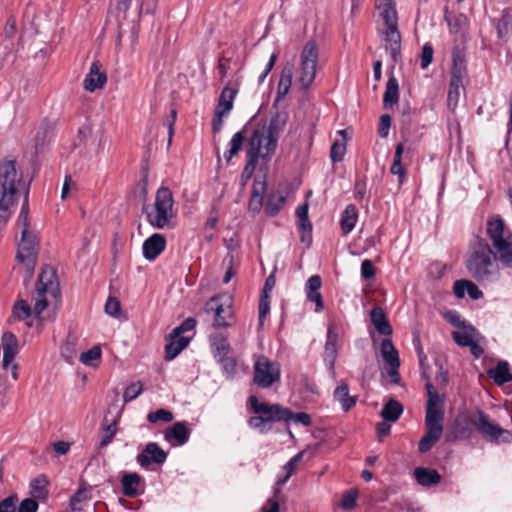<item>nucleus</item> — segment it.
<instances>
[{
  "label": "nucleus",
  "instance_id": "nucleus-3",
  "mask_svg": "<svg viewBox=\"0 0 512 512\" xmlns=\"http://www.w3.org/2000/svg\"><path fill=\"white\" fill-rule=\"evenodd\" d=\"M289 120L286 111H276L269 122H259L249 136L248 144L263 152V159L269 160L274 155L278 139Z\"/></svg>",
  "mask_w": 512,
  "mask_h": 512
},
{
  "label": "nucleus",
  "instance_id": "nucleus-32",
  "mask_svg": "<svg viewBox=\"0 0 512 512\" xmlns=\"http://www.w3.org/2000/svg\"><path fill=\"white\" fill-rule=\"evenodd\" d=\"M141 480V476L136 472L124 474L121 478L122 493L130 498L140 495Z\"/></svg>",
  "mask_w": 512,
  "mask_h": 512
},
{
  "label": "nucleus",
  "instance_id": "nucleus-50",
  "mask_svg": "<svg viewBox=\"0 0 512 512\" xmlns=\"http://www.w3.org/2000/svg\"><path fill=\"white\" fill-rule=\"evenodd\" d=\"M463 88V84L449 82L447 106L451 111H454L455 108L457 107L460 98V91Z\"/></svg>",
  "mask_w": 512,
  "mask_h": 512
},
{
  "label": "nucleus",
  "instance_id": "nucleus-33",
  "mask_svg": "<svg viewBox=\"0 0 512 512\" xmlns=\"http://www.w3.org/2000/svg\"><path fill=\"white\" fill-rule=\"evenodd\" d=\"M380 354L384 362L388 367L393 366L394 368L400 367L399 353L395 348L391 339L385 338L380 344Z\"/></svg>",
  "mask_w": 512,
  "mask_h": 512
},
{
  "label": "nucleus",
  "instance_id": "nucleus-46",
  "mask_svg": "<svg viewBox=\"0 0 512 512\" xmlns=\"http://www.w3.org/2000/svg\"><path fill=\"white\" fill-rule=\"evenodd\" d=\"M286 202V197L283 196L281 193H271L268 196L266 205H265V212L268 216L274 217L276 216L280 210L283 208L284 204Z\"/></svg>",
  "mask_w": 512,
  "mask_h": 512
},
{
  "label": "nucleus",
  "instance_id": "nucleus-56",
  "mask_svg": "<svg viewBox=\"0 0 512 512\" xmlns=\"http://www.w3.org/2000/svg\"><path fill=\"white\" fill-rule=\"evenodd\" d=\"M217 362L221 365L223 372L228 377H233L236 373V361L233 357L229 355H225L224 357H220L216 359Z\"/></svg>",
  "mask_w": 512,
  "mask_h": 512
},
{
  "label": "nucleus",
  "instance_id": "nucleus-2",
  "mask_svg": "<svg viewBox=\"0 0 512 512\" xmlns=\"http://www.w3.org/2000/svg\"><path fill=\"white\" fill-rule=\"evenodd\" d=\"M465 267L470 276L480 284L492 283L499 277V267L489 242L481 237H476L471 244Z\"/></svg>",
  "mask_w": 512,
  "mask_h": 512
},
{
  "label": "nucleus",
  "instance_id": "nucleus-26",
  "mask_svg": "<svg viewBox=\"0 0 512 512\" xmlns=\"http://www.w3.org/2000/svg\"><path fill=\"white\" fill-rule=\"evenodd\" d=\"M168 340L169 342L165 345V360L171 361L189 345L191 337H174L173 332H171L168 336Z\"/></svg>",
  "mask_w": 512,
  "mask_h": 512
},
{
  "label": "nucleus",
  "instance_id": "nucleus-6",
  "mask_svg": "<svg viewBox=\"0 0 512 512\" xmlns=\"http://www.w3.org/2000/svg\"><path fill=\"white\" fill-rule=\"evenodd\" d=\"M248 403L255 416H251L247 423L249 427L258 430L261 434L268 433L276 422H289L291 415L289 408L279 404L259 402L255 395L249 397Z\"/></svg>",
  "mask_w": 512,
  "mask_h": 512
},
{
  "label": "nucleus",
  "instance_id": "nucleus-16",
  "mask_svg": "<svg viewBox=\"0 0 512 512\" xmlns=\"http://www.w3.org/2000/svg\"><path fill=\"white\" fill-rule=\"evenodd\" d=\"M167 452L164 451L156 442H149L145 448L137 455V463L144 469L150 465H162L167 459Z\"/></svg>",
  "mask_w": 512,
  "mask_h": 512
},
{
  "label": "nucleus",
  "instance_id": "nucleus-53",
  "mask_svg": "<svg viewBox=\"0 0 512 512\" xmlns=\"http://www.w3.org/2000/svg\"><path fill=\"white\" fill-rule=\"evenodd\" d=\"M441 438V435H437L430 432H425L424 436L418 443V450L420 453L428 452Z\"/></svg>",
  "mask_w": 512,
  "mask_h": 512
},
{
  "label": "nucleus",
  "instance_id": "nucleus-42",
  "mask_svg": "<svg viewBox=\"0 0 512 512\" xmlns=\"http://www.w3.org/2000/svg\"><path fill=\"white\" fill-rule=\"evenodd\" d=\"M493 24L495 26L498 38L502 39L506 37L512 29V9L505 8L502 11L501 17L499 19L493 20Z\"/></svg>",
  "mask_w": 512,
  "mask_h": 512
},
{
  "label": "nucleus",
  "instance_id": "nucleus-41",
  "mask_svg": "<svg viewBox=\"0 0 512 512\" xmlns=\"http://www.w3.org/2000/svg\"><path fill=\"white\" fill-rule=\"evenodd\" d=\"M210 346L215 359L229 355L231 351L228 339L223 334L211 335Z\"/></svg>",
  "mask_w": 512,
  "mask_h": 512
},
{
  "label": "nucleus",
  "instance_id": "nucleus-44",
  "mask_svg": "<svg viewBox=\"0 0 512 512\" xmlns=\"http://www.w3.org/2000/svg\"><path fill=\"white\" fill-rule=\"evenodd\" d=\"M404 152V144L398 143L395 148L394 160L390 168L393 175L399 177V183H403L406 177V170L402 165V154Z\"/></svg>",
  "mask_w": 512,
  "mask_h": 512
},
{
  "label": "nucleus",
  "instance_id": "nucleus-11",
  "mask_svg": "<svg viewBox=\"0 0 512 512\" xmlns=\"http://www.w3.org/2000/svg\"><path fill=\"white\" fill-rule=\"evenodd\" d=\"M279 380L280 365L264 355L259 356L254 363V384L260 388H270Z\"/></svg>",
  "mask_w": 512,
  "mask_h": 512
},
{
  "label": "nucleus",
  "instance_id": "nucleus-18",
  "mask_svg": "<svg viewBox=\"0 0 512 512\" xmlns=\"http://www.w3.org/2000/svg\"><path fill=\"white\" fill-rule=\"evenodd\" d=\"M157 7V0H118L117 11L124 13V15L133 9L137 18H140L143 13L151 14Z\"/></svg>",
  "mask_w": 512,
  "mask_h": 512
},
{
  "label": "nucleus",
  "instance_id": "nucleus-30",
  "mask_svg": "<svg viewBox=\"0 0 512 512\" xmlns=\"http://www.w3.org/2000/svg\"><path fill=\"white\" fill-rule=\"evenodd\" d=\"M487 375L493 379L494 383L498 386H502L512 381L510 365L505 360L498 361L496 367L487 370Z\"/></svg>",
  "mask_w": 512,
  "mask_h": 512
},
{
  "label": "nucleus",
  "instance_id": "nucleus-51",
  "mask_svg": "<svg viewBox=\"0 0 512 512\" xmlns=\"http://www.w3.org/2000/svg\"><path fill=\"white\" fill-rule=\"evenodd\" d=\"M297 228L298 232L300 233V241L302 243H307V245L309 246L312 241V223L309 220V218H306V220H298Z\"/></svg>",
  "mask_w": 512,
  "mask_h": 512
},
{
  "label": "nucleus",
  "instance_id": "nucleus-31",
  "mask_svg": "<svg viewBox=\"0 0 512 512\" xmlns=\"http://www.w3.org/2000/svg\"><path fill=\"white\" fill-rule=\"evenodd\" d=\"M334 400L339 402L344 412L350 411L357 403V396L349 395V386L342 382L333 392Z\"/></svg>",
  "mask_w": 512,
  "mask_h": 512
},
{
  "label": "nucleus",
  "instance_id": "nucleus-21",
  "mask_svg": "<svg viewBox=\"0 0 512 512\" xmlns=\"http://www.w3.org/2000/svg\"><path fill=\"white\" fill-rule=\"evenodd\" d=\"M191 430L185 422H176L164 432V439L173 446H182L188 442Z\"/></svg>",
  "mask_w": 512,
  "mask_h": 512
},
{
  "label": "nucleus",
  "instance_id": "nucleus-19",
  "mask_svg": "<svg viewBox=\"0 0 512 512\" xmlns=\"http://www.w3.org/2000/svg\"><path fill=\"white\" fill-rule=\"evenodd\" d=\"M165 248V236L159 233H154L143 243V257L148 261H154L165 250Z\"/></svg>",
  "mask_w": 512,
  "mask_h": 512
},
{
  "label": "nucleus",
  "instance_id": "nucleus-7",
  "mask_svg": "<svg viewBox=\"0 0 512 512\" xmlns=\"http://www.w3.org/2000/svg\"><path fill=\"white\" fill-rule=\"evenodd\" d=\"M172 191L161 186L155 195L154 203L145 208L146 220L155 229L173 228L176 218Z\"/></svg>",
  "mask_w": 512,
  "mask_h": 512
},
{
  "label": "nucleus",
  "instance_id": "nucleus-4",
  "mask_svg": "<svg viewBox=\"0 0 512 512\" xmlns=\"http://www.w3.org/2000/svg\"><path fill=\"white\" fill-rule=\"evenodd\" d=\"M485 233L496 261L512 269V233L507 229L504 220L499 215L489 217Z\"/></svg>",
  "mask_w": 512,
  "mask_h": 512
},
{
  "label": "nucleus",
  "instance_id": "nucleus-29",
  "mask_svg": "<svg viewBox=\"0 0 512 512\" xmlns=\"http://www.w3.org/2000/svg\"><path fill=\"white\" fill-rule=\"evenodd\" d=\"M370 319L375 329L379 334L390 336L393 333V328L387 319L386 313L383 308L376 306L370 312Z\"/></svg>",
  "mask_w": 512,
  "mask_h": 512
},
{
  "label": "nucleus",
  "instance_id": "nucleus-20",
  "mask_svg": "<svg viewBox=\"0 0 512 512\" xmlns=\"http://www.w3.org/2000/svg\"><path fill=\"white\" fill-rule=\"evenodd\" d=\"M101 67L99 61L92 62L89 72L83 81V87L86 91L94 92L102 88L107 82L106 73L101 71Z\"/></svg>",
  "mask_w": 512,
  "mask_h": 512
},
{
  "label": "nucleus",
  "instance_id": "nucleus-49",
  "mask_svg": "<svg viewBox=\"0 0 512 512\" xmlns=\"http://www.w3.org/2000/svg\"><path fill=\"white\" fill-rule=\"evenodd\" d=\"M47 484H48V481L46 480V478L44 476H39V477L33 479L30 482V494L32 495V497L36 498V499L45 498L48 494V491L46 488Z\"/></svg>",
  "mask_w": 512,
  "mask_h": 512
},
{
  "label": "nucleus",
  "instance_id": "nucleus-54",
  "mask_svg": "<svg viewBox=\"0 0 512 512\" xmlns=\"http://www.w3.org/2000/svg\"><path fill=\"white\" fill-rule=\"evenodd\" d=\"M143 391V384L140 381L129 384L123 393V400L125 403L136 399Z\"/></svg>",
  "mask_w": 512,
  "mask_h": 512
},
{
  "label": "nucleus",
  "instance_id": "nucleus-25",
  "mask_svg": "<svg viewBox=\"0 0 512 512\" xmlns=\"http://www.w3.org/2000/svg\"><path fill=\"white\" fill-rule=\"evenodd\" d=\"M453 292L455 296L460 299L464 298L466 294L473 300H479L484 296L483 292L474 282L465 279L454 282Z\"/></svg>",
  "mask_w": 512,
  "mask_h": 512
},
{
  "label": "nucleus",
  "instance_id": "nucleus-59",
  "mask_svg": "<svg viewBox=\"0 0 512 512\" xmlns=\"http://www.w3.org/2000/svg\"><path fill=\"white\" fill-rule=\"evenodd\" d=\"M176 119H177V110L175 108H172L170 111V114L163 119V125L168 130V146H170L172 143Z\"/></svg>",
  "mask_w": 512,
  "mask_h": 512
},
{
  "label": "nucleus",
  "instance_id": "nucleus-58",
  "mask_svg": "<svg viewBox=\"0 0 512 512\" xmlns=\"http://www.w3.org/2000/svg\"><path fill=\"white\" fill-rule=\"evenodd\" d=\"M434 49L430 43H425L420 54V67L425 70L433 61Z\"/></svg>",
  "mask_w": 512,
  "mask_h": 512
},
{
  "label": "nucleus",
  "instance_id": "nucleus-40",
  "mask_svg": "<svg viewBox=\"0 0 512 512\" xmlns=\"http://www.w3.org/2000/svg\"><path fill=\"white\" fill-rule=\"evenodd\" d=\"M120 415L118 414L116 417H114L110 422L108 421L107 417L103 419L102 423V438L99 442V448H104L108 446L114 439L116 433H117V425L119 422Z\"/></svg>",
  "mask_w": 512,
  "mask_h": 512
},
{
  "label": "nucleus",
  "instance_id": "nucleus-47",
  "mask_svg": "<svg viewBox=\"0 0 512 512\" xmlns=\"http://www.w3.org/2000/svg\"><path fill=\"white\" fill-rule=\"evenodd\" d=\"M463 331H453L452 338L461 347H468L474 341L476 329L472 325L462 328Z\"/></svg>",
  "mask_w": 512,
  "mask_h": 512
},
{
  "label": "nucleus",
  "instance_id": "nucleus-45",
  "mask_svg": "<svg viewBox=\"0 0 512 512\" xmlns=\"http://www.w3.org/2000/svg\"><path fill=\"white\" fill-rule=\"evenodd\" d=\"M91 496L86 488H79L70 498L69 505L73 512H81L90 501Z\"/></svg>",
  "mask_w": 512,
  "mask_h": 512
},
{
  "label": "nucleus",
  "instance_id": "nucleus-15",
  "mask_svg": "<svg viewBox=\"0 0 512 512\" xmlns=\"http://www.w3.org/2000/svg\"><path fill=\"white\" fill-rule=\"evenodd\" d=\"M337 342H338V334L334 332L332 326L328 327L327 330V336L326 341L324 345V351H323V362L325 366L328 369L329 375L332 377V379L337 378V372L335 369V363L336 359L338 357V348H337Z\"/></svg>",
  "mask_w": 512,
  "mask_h": 512
},
{
  "label": "nucleus",
  "instance_id": "nucleus-61",
  "mask_svg": "<svg viewBox=\"0 0 512 512\" xmlns=\"http://www.w3.org/2000/svg\"><path fill=\"white\" fill-rule=\"evenodd\" d=\"M281 493L279 488H274L273 496L269 498L266 503L263 505L261 511L262 512H279V501L278 497Z\"/></svg>",
  "mask_w": 512,
  "mask_h": 512
},
{
  "label": "nucleus",
  "instance_id": "nucleus-10",
  "mask_svg": "<svg viewBox=\"0 0 512 512\" xmlns=\"http://www.w3.org/2000/svg\"><path fill=\"white\" fill-rule=\"evenodd\" d=\"M476 430L487 442L499 445L512 442V432L492 422L481 409L476 410Z\"/></svg>",
  "mask_w": 512,
  "mask_h": 512
},
{
  "label": "nucleus",
  "instance_id": "nucleus-13",
  "mask_svg": "<svg viewBox=\"0 0 512 512\" xmlns=\"http://www.w3.org/2000/svg\"><path fill=\"white\" fill-rule=\"evenodd\" d=\"M476 429V412L473 415L459 414L449 426L447 441L468 440Z\"/></svg>",
  "mask_w": 512,
  "mask_h": 512
},
{
  "label": "nucleus",
  "instance_id": "nucleus-57",
  "mask_svg": "<svg viewBox=\"0 0 512 512\" xmlns=\"http://www.w3.org/2000/svg\"><path fill=\"white\" fill-rule=\"evenodd\" d=\"M173 418H174L173 413L166 409H158L154 412H150L147 415V420L150 423H156L158 421L171 422L173 420Z\"/></svg>",
  "mask_w": 512,
  "mask_h": 512
},
{
  "label": "nucleus",
  "instance_id": "nucleus-60",
  "mask_svg": "<svg viewBox=\"0 0 512 512\" xmlns=\"http://www.w3.org/2000/svg\"><path fill=\"white\" fill-rule=\"evenodd\" d=\"M101 348L99 346H93L86 352L80 355V361L85 365H91L94 360L101 358Z\"/></svg>",
  "mask_w": 512,
  "mask_h": 512
},
{
  "label": "nucleus",
  "instance_id": "nucleus-24",
  "mask_svg": "<svg viewBox=\"0 0 512 512\" xmlns=\"http://www.w3.org/2000/svg\"><path fill=\"white\" fill-rule=\"evenodd\" d=\"M238 84H232L229 82L221 91L218 104L216 106V111H221L225 114H229L233 109V102L235 97L238 94Z\"/></svg>",
  "mask_w": 512,
  "mask_h": 512
},
{
  "label": "nucleus",
  "instance_id": "nucleus-48",
  "mask_svg": "<svg viewBox=\"0 0 512 512\" xmlns=\"http://www.w3.org/2000/svg\"><path fill=\"white\" fill-rule=\"evenodd\" d=\"M425 388L427 390V403H426V411L430 410H444L443 409V399L440 398L437 393L435 387L430 382L426 383Z\"/></svg>",
  "mask_w": 512,
  "mask_h": 512
},
{
  "label": "nucleus",
  "instance_id": "nucleus-62",
  "mask_svg": "<svg viewBox=\"0 0 512 512\" xmlns=\"http://www.w3.org/2000/svg\"><path fill=\"white\" fill-rule=\"evenodd\" d=\"M196 324L197 321L192 317L185 319L178 327L172 330L173 336H183V333L192 331L196 327Z\"/></svg>",
  "mask_w": 512,
  "mask_h": 512
},
{
  "label": "nucleus",
  "instance_id": "nucleus-27",
  "mask_svg": "<svg viewBox=\"0 0 512 512\" xmlns=\"http://www.w3.org/2000/svg\"><path fill=\"white\" fill-rule=\"evenodd\" d=\"M266 187H267V184H266L265 178L260 179V178L256 177L254 179L252 193H251V197L249 200V210L250 211H252L254 213H258L261 210V208L263 206Z\"/></svg>",
  "mask_w": 512,
  "mask_h": 512
},
{
  "label": "nucleus",
  "instance_id": "nucleus-5",
  "mask_svg": "<svg viewBox=\"0 0 512 512\" xmlns=\"http://www.w3.org/2000/svg\"><path fill=\"white\" fill-rule=\"evenodd\" d=\"M375 8L384 22L385 29L381 31L385 50L389 52L392 62L401 59V34L398 29V13L395 0H375Z\"/></svg>",
  "mask_w": 512,
  "mask_h": 512
},
{
  "label": "nucleus",
  "instance_id": "nucleus-64",
  "mask_svg": "<svg viewBox=\"0 0 512 512\" xmlns=\"http://www.w3.org/2000/svg\"><path fill=\"white\" fill-rule=\"evenodd\" d=\"M121 311V304L117 298L109 297L105 304V312L112 316L118 317Z\"/></svg>",
  "mask_w": 512,
  "mask_h": 512
},
{
  "label": "nucleus",
  "instance_id": "nucleus-9",
  "mask_svg": "<svg viewBox=\"0 0 512 512\" xmlns=\"http://www.w3.org/2000/svg\"><path fill=\"white\" fill-rule=\"evenodd\" d=\"M319 58L318 45L314 40L308 41L300 54L299 83L307 90L315 80Z\"/></svg>",
  "mask_w": 512,
  "mask_h": 512
},
{
  "label": "nucleus",
  "instance_id": "nucleus-28",
  "mask_svg": "<svg viewBox=\"0 0 512 512\" xmlns=\"http://www.w3.org/2000/svg\"><path fill=\"white\" fill-rule=\"evenodd\" d=\"M3 347V365L11 364L18 352V339L12 332H4L1 338Z\"/></svg>",
  "mask_w": 512,
  "mask_h": 512
},
{
  "label": "nucleus",
  "instance_id": "nucleus-14",
  "mask_svg": "<svg viewBox=\"0 0 512 512\" xmlns=\"http://www.w3.org/2000/svg\"><path fill=\"white\" fill-rule=\"evenodd\" d=\"M223 298L222 296H214L207 304V310L214 313L213 324L216 327L230 326V320L233 318L231 299L227 297L226 300L222 302Z\"/></svg>",
  "mask_w": 512,
  "mask_h": 512
},
{
  "label": "nucleus",
  "instance_id": "nucleus-39",
  "mask_svg": "<svg viewBox=\"0 0 512 512\" xmlns=\"http://www.w3.org/2000/svg\"><path fill=\"white\" fill-rule=\"evenodd\" d=\"M399 100V84L398 80L391 75L386 83L385 92L383 95L384 108H391Z\"/></svg>",
  "mask_w": 512,
  "mask_h": 512
},
{
  "label": "nucleus",
  "instance_id": "nucleus-35",
  "mask_svg": "<svg viewBox=\"0 0 512 512\" xmlns=\"http://www.w3.org/2000/svg\"><path fill=\"white\" fill-rule=\"evenodd\" d=\"M444 421V410L426 411L425 427L426 432L442 435Z\"/></svg>",
  "mask_w": 512,
  "mask_h": 512
},
{
  "label": "nucleus",
  "instance_id": "nucleus-43",
  "mask_svg": "<svg viewBox=\"0 0 512 512\" xmlns=\"http://www.w3.org/2000/svg\"><path fill=\"white\" fill-rule=\"evenodd\" d=\"M403 413V406L400 402L390 399L388 400L382 410H381V416L385 421L389 422H395L397 421L401 414Z\"/></svg>",
  "mask_w": 512,
  "mask_h": 512
},
{
  "label": "nucleus",
  "instance_id": "nucleus-22",
  "mask_svg": "<svg viewBox=\"0 0 512 512\" xmlns=\"http://www.w3.org/2000/svg\"><path fill=\"white\" fill-rule=\"evenodd\" d=\"M263 159V152L256 147L247 143L246 146V159L247 162L241 174V184L245 186L248 180L252 177L259 159Z\"/></svg>",
  "mask_w": 512,
  "mask_h": 512
},
{
  "label": "nucleus",
  "instance_id": "nucleus-63",
  "mask_svg": "<svg viewBox=\"0 0 512 512\" xmlns=\"http://www.w3.org/2000/svg\"><path fill=\"white\" fill-rule=\"evenodd\" d=\"M357 492L353 490L346 491L341 499L340 505L345 510H351L356 506Z\"/></svg>",
  "mask_w": 512,
  "mask_h": 512
},
{
  "label": "nucleus",
  "instance_id": "nucleus-23",
  "mask_svg": "<svg viewBox=\"0 0 512 512\" xmlns=\"http://www.w3.org/2000/svg\"><path fill=\"white\" fill-rule=\"evenodd\" d=\"M276 278L274 274H270L264 283L262 293L259 300V322L262 325L264 319L270 311V293L275 287Z\"/></svg>",
  "mask_w": 512,
  "mask_h": 512
},
{
  "label": "nucleus",
  "instance_id": "nucleus-36",
  "mask_svg": "<svg viewBox=\"0 0 512 512\" xmlns=\"http://www.w3.org/2000/svg\"><path fill=\"white\" fill-rule=\"evenodd\" d=\"M414 477L418 484L430 487L440 483L441 476L435 469L417 467L414 469Z\"/></svg>",
  "mask_w": 512,
  "mask_h": 512
},
{
  "label": "nucleus",
  "instance_id": "nucleus-37",
  "mask_svg": "<svg viewBox=\"0 0 512 512\" xmlns=\"http://www.w3.org/2000/svg\"><path fill=\"white\" fill-rule=\"evenodd\" d=\"M358 220V210L354 204L346 206L341 214L340 228L343 235L349 234L355 227Z\"/></svg>",
  "mask_w": 512,
  "mask_h": 512
},
{
  "label": "nucleus",
  "instance_id": "nucleus-38",
  "mask_svg": "<svg viewBox=\"0 0 512 512\" xmlns=\"http://www.w3.org/2000/svg\"><path fill=\"white\" fill-rule=\"evenodd\" d=\"M293 78V67L285 66L281 72L279 83L277 86V93L275 103L283 100L289 93Z\"/></svg>",
  "mask_w": 512,
  "mask_h": 512
},
{
  "label": "nucleus",
  "instance_id": "nucleus-52",
  "mask_svg": "<svg viewBox=\"0 0 512 512\" xmlns=\"http://www.w3.org/2000/svg\"><path fill=\"white\" fill-rule=\"evenodd\" d=\"M32 314V309L25 300H18L13 305L12 316L18 320H25Z\"/></svg>",
  "mask_w": 512,
  "mask_h": 512
},
{
  "label": "nucleus",
  "instance_id": "nucleus-1",
  "mask_svg": "<svg viewBox=\"0 0 512 512\" xmlns=\"http://www.w3.org/2000/svg\"><path fill=\"white\" fill-rule=\"evenodd\" d=\"M24 186L30 187V182L23 180L16 161L5 160L0 163V223L5 224L11 217Z\"/></svg>",
  "mask_w": 512,
  "mask_h": 512
},
{
  "label": "nucleus",
  "instance_id": "nucleus-34",
  "mask_svg": "<svg viewBox=\"0 0 512 512\" xmlns=\"http://www.w3.org/2000/svg\"><path fill=\"white\" fill-rule=\"evenodd\" d=\"M249 124L250 123H247L242 128V130L238 131L232 136L229 142V148L224 152V158L227 162H229L236 154L241 151L243 143L247 138Z\"/></svg>",
  "mask_w": 512,
  "mask_h": 512
},
{
  "label": "nucleus",
  "instance_id": "nucleus-12",
  "mask_svg": "<svg viewBox=\"0 0 512 512\" xmlns=\"http://www.w3.org/2000/svg\"><path fill=\"white\" fill-rule=\"evenodd\" d=\"M38 256L37 238L31 231H22L18 243L16 259L25 264L26 270L31 276L34 272Z\"/></svg>",
  "mask_w": 512,
  "mask_h": 512
},
{
  "label": "nucleus",
  "instance_id": "nucleus-17",
  "mask_svg": "<svg viewBox=\"0 0 512 512\" xmlns=\"http://www.w3.org/2000/svg\"><path fill=\"white\" fill-rule=\"evenodd\" d=\"M467 78L466 51L465 47L455 45L452 50V67L450 82L464 85Z\"/></svg>",
  "mask_w": 512,
  "mask_h": 512
},
{
  "label": "nucleus",
  "instance_id": "nucleus-55",
  "mask_svg": "<svg viewBox=\"0 0 512 512\" xmlns=\"http://www.w3.org/2000/svg\"><path fill=\"white\" fill-rule=\"evenodd\" d=\"M346 153V143L335 140L330 149V159L333 163L341 162Z\"/></svg>",
  "mask_w": 512,
  "mask_h": 512
},
{
  "label": "nucleus",
  "instance_id": "nucleus-8",
  "mask_svg": "<svg viewBox=\"0 0 512 512\" xmlns=\"http://www.w3.org/2000/svg\"><path fill=\"white\" fill-rule=\"evenodd\" d=\"M60 296L59 283L53 268L45 267L39 274L35 292L32 296L34 302L33 312L36 317L49 305V299H57Z\"/></svg>",
  "mask_w": 512,
  "mask_h": 512
}]
</instances>
